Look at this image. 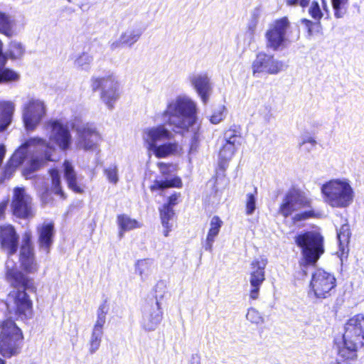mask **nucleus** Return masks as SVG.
<instances>
[{
    "instance_id": "46",
    "label": "nucleus",
    "mask_w": 364,
    "mask_h": 364,
    "mask_svg": "<svg viewBox=\"0 0 364 364\" xmlns=\"http://www.w3.org/2000/svg\"><path fill=\"white\" fill-rule=\"evenodd\" d=\"M92 57L87 53H82L75 60V65L82 70H88L92 63Z\"/></svg>"
},
{
    "instance_id": "8",
    "label": "nucleus",
    "mask_w": 364,
    "mask_h": 364,
    "mask_svg": "<svg viewBox=\"0 0 364 364\" xmlns=\"http://www.w3.org/2000/svg\"><path fill=\"white\" fill-rule=\"evenodd\" d=\"M290 22L287 17H282L272 22L265 33L266 47L273 51L282 50L286 48L288 40L287 30Z\"/></svg>"
},
{
    "instance_id": "40",
    "label": "nucleus",
    "mask_w": 364,
    "mask_h": 364,
    "mask_svg": "<svg viewBox=\"0 0 364 364\" xmlns=\"http://www.w3.org/2000/svg\"><path fill=\"white\" fill-rule=\"evenodd\" d=\"M236 149L237 147L230 144L225 143L219 152V158L222 166H223V163H226L232 159Z\"/></svg>"
},
{
    "instance_id": "50",
    "label": "nucleus",
    "mask_w": 364,
    "mask_h": 364,
    "mask_svg": "<svg viewBox=\"0 0 364 364\" xmlns=\"http://www.w3.org/2000/svg\"><path fill=\"white\" fill-rule=\"evenodd\" d=\"M225 110L224 106H220L217 110H215L210 117V122L212 124H217L220 123L225 118Z\"/></svg>"
},
{
    "instance_id": "31",
    "label": "nucleus",
    "mask_w": 364,
    "mask_h": 364,
    "mask_svg": "<svg viewBox=\"0 0 364 364\" xmlns=\"http://www.w3.org/2000/svg\"><path fill=\"white\" fill-rule=\"evenodd\" d=\"M117 223L120 228V231L119 233L120 238L123 237L124 231H129L141 227L137 220L131 218L129 216L125 214L119 215L117 216Z\"/></svg>"
},
{
    "instance_id": "60",
    "label": "nucleus",
    "mask_w": 364,
    "mask_h": 364,
    "mask_svg": "<svg viewBox=\"0 0 364 364\" xmlns=\"http://www.w3.org/2000/svg\"><path fill=\"white\" fill-rule=\"evenodd\" d=\"M190 364H200L199 358L198 356H193L190 361Z\"/></svg>"
},
{
    "instance_id": "27",
    "label": "nucleus",
    "mask_w": 364,
    "mask_h": 364,
    "mask_svg": "<svg viewBox=\"0 0 364 364\" xmlns=\"http://www.w3.org/2000/svg\"><path fill=\"white\" fill-rule=\"evenodd\" d=\"M167 141V142L154 146V149L151 151L156 157L165 158L178 152L179 145L178 142L173 141L172 139Z\"/></svg>"
},
{
    "instance_id": "6",
    "label": "nucleus",
    "mask_w": 364,
    "mask_h": 364,
    "mask_svg": "<svg viewBox=\"0 0 364 364\" xmlns=\"http://www.w3.org/2000/svg\"><path fill=\"white\" fill-rule=\"evenodd\" d=\"M323 237L316 232H307L295 237L296 245L301 248L304 259L300 266L304 274L309 264H314L323 252Z\"/></svg>"
},
{
    "instance_id": "14",
    "label": "nucleus",
    "mask_w": 364,
    "mask_h": 364,
    "mask_svg": "<svg viewBox=\"0 0 364 364\" xmlns=\"http://www.w3.org/2000/svg\"><path fill=\"white\" fill-rule=\"evenodd\" d=\"M267 260L264 258L255 259L250 263L249 269V282L250 284V297L258 299L261 286L265 280V268Z\"/></svg>"
},
{
    "instance_id": "58",
    "label": "nucleus",
    "mask_w": 364,
    "mask_h": 364,
    "mask_svg": "<svg viewBox=\"0 0 364 364\" xmlns=\"http://www.w3.org/2000/svg\"><path fill=\"white\" fill-rule=\"evenodd\" d=\"M321 1L322 8H323V11H326L327 14H328L329 9L328 6L327 0H321Z\"/></svg>"
},
{
    "instance_id": "22",
    "label": "nucleus",
    "mask_w": 364,
    "mask_h": 364,
    "mask_svg": "<svg viewBox=\"0 0 364 364\" xmlns=\"http://www.w3.org/2000/svg\"><path fill=\"white\" fill-rule=\"evenodd\" d=\"M188 80L201 101L206 104L213 92V85L208 74L205 73H193L188 77Z\"/></svg>"
},
{
    "instance_id": "17",
    "label": "nucleus",
    "mask_w": 364,
    "mask_h": 364,
    "mask_svg": "<svg viewBox=\"0 0 364 364\" xmlns=\"http://www.w3.org/2000/svg\"><path fill=\"white\" fill-rule=\"evenodd\" d=\"M50 130V141L55 143L62 151L68 150L71 144L72 136L67 124L60 120H53L48 123Z\"/></svg>"
},
{
    "instance_id": "7",
    "label": "nucleus",
    "mask_w": 364,
    "mask_h": 364,
    "mask_svg": "<svg viewBox=\"0 0 364 364\" xmlns=\"http://www.w3.org/2000/svg\"><path fill=\"white\" fill-rule=\"evenodd\" d=\"M91 86L94 91L100 90V99L109 109L114 108L119 98V83L117 77L110 73L103 77H93Z\"/></svg>"
},
{
    "instance_id": "24",
    "label": "nucleus",
    "mask_w": 364,
    "mask_h": 364,
    "mask_svg": "<svg viewBox=\"0 0 364 364\" xmlns=\"http://www.w3.org/2000/svg\"><path fill=\"white\" fill-rule=\"evenodd\" d=\"M38 233L40 247L48 253L53 244V237L54 235L53 224L52 223H43L38 227Z\"/></svg>"
},
{
    "instance_id": "20",
    "label": "nucleus",
    "mask_w": 364,
    "mask_h": 364,
    "mask_svg": "<svg viewBox=\"0 0 364 364\" xmlns=\"http://www.w3.org/2000/svg\"><path fill=\"white\" fill-rule=\"evenodd\" d=\"M173 137L172 132L164 125L146 128L142 134L143 140L150 151L154 149V146L159 145V143L171 140Z\"/></svg>"
},
{
    "instance_id": "19",
    "label": "nucleus",
    "mask_w": 364,
    "mask_h": 364,
    "mask_svg": "<svg viewBox=\"0 0 364 364\" xmlns=\"http://www.w3.org/2000/svg\"><path fill=\"white\" fill-rule=\"evenodd\" d=\"M77 146L86 151L94 150L101 140V136L93 124H83L77 129Z\"/></svg>"
},
{
    "instance_id": "1",
    "label": "nucleus",
    "mask_w": 364,
    "mask_h": 364,
    "mask_svg": "<svg viewBox=\"0 0 364 364\" xmlns=\"http://www.w3.org/2000/svg\"><path fill=\"white\" fill-rule=\"evenodd\" d=\"M197 104L190 97L178 95L167 102L166 109L157 115L176 132L191 133L192 141L190 153L196 151L199 124L197 118Z\"/></svg>"
},
{
    "instance_id": "48",
    "label": "nucleus",
    "mask_w": 364,
    "mask_h": 364,
    "mask_svg": "<svg viewBox=\"0 0 364 364\" xmlns=\"http://www.w3.org/2000/svg\"><path fill=\"white\" fill-rule=\"evenodd\" d=\"M246 318L252 323L259 324L263 322L262 316L260 315L259 312L254 308L248 309Z\"/></svg>"
},
{
    "instance_id": "62",
    "label": "nucleus",
    "mask_w": 364,
    "mask_h": 364,
    "mask_svg": "<svg viewBox=\"0 0 364 364\" xmlns=\"http://www.w3.org/2000/svg\"><path fill=\"white\" fill-rule=\"evenodd\" d=\"M6 208V205L4 203H0V217L2 216V215L4 213Z\"/></svg>"
},
{
    "instance_id": "15",
    "label": "nucleus",
    "mask_w": 364,
    "mask_h": 364,
    "mask_svg": "<svg viewBox=\"0 0 364 364\" xmlns=\"http://www.w3.org/2000/svg\"><path fill=\"white\" fill-rule=\"evenodd\" d=\"M31 237V232L26 231L22 236V242L20 247L19 261L22 268L28 273H35L38 269Z\"/></svg>"
},
{
    "instance_id": "51",
    "label": "nucleus",
    "mask_w": 364,
    "mask_h": 364,
    "mask_svg": "<svg viewBox=\"0 0 364 364\" xmlns=\"http://www.w3.org/2000/svg\"><path fill=\"white\" fill-rule=\"evenodd\" d=\"M315 213L314 210H306L304 211L302 213H296L293 217V221L294 223L306 220L310 218H313L314 216Z\"/></svg>"
},
{
    "instance_id": "45",
    "label": "nucleus",
    "mask_w": 364,
    "mask_h": 364,
    "mask_svg": "<svg viewBox=\"0 0 364 364\" xmlns=\"http://www.w3.org/2000/svg\"><path fill=\"white\" fill-rule=\"evenodd\" d=\"M19 80V75L9 68L0 69V83L15 82Z\"/></svg>"
},
{
    "instance_id": "54",
    "label": "nucleus",
    "mask_w": 364,
    "mask_h": 364,
    "mask_svg": "<svg viewBox=\"0 0 364 364\" xmlns=\"http://www.w3.org/2000/svg\"><path fill=\"white\" fill-rule=\"evenodd\" d=\"M310 144L311 147H314L316 144V140L311 136H307L303 138L302 141L299 143L300 146H304L306 144Z\"/></svg>"
},
{
    "instance_id": "13",
    "label": "nucleus",
    "mask_w": 364,
    "mask_h": 364,
    "mask_svg": "<svg viewBox=\"0 0 364 364\" xmlns=\"http://www.w3.org/2000/svg\"><path fill=\"white\" fill-rule=\"evenodd\" d=\"M46 114L44 102L38 99L31 98L25 104L23 109V121L27 131H33L41 123Z\"/></svg>"
},
{
    "instance_id": "64",
    "label": "nucleus",
    "mask_w": 364,
    "mask_h": 364,
    "mask_svg": "<svg viewBox=\"0 0 364 364\" xmlns=\"http://www.w3.org/2000/svg\"><path fill=\"white\" fill-rule=\"evenodd\" d=\"M0 364H5L4 361L0 358Z\"/></svg>"
},
{
    "instance_id": "57",
    "label": "nucleus",
    "mask_w": 364,
    "mask_h": 364,
    "mask_svg": "<svg viewBox=\"0 0 364 364\" xmlns=\"http://www.w3.org/2000/svg\"><path fill=\"white\" fill-rule=\"evenodd\" d=\"M301 23L303 24H304V26H306V28L308 29L311 27H313L314 26H318L320 23H318V24L316 23H314L313 21L309 20V19H306V18H304L301 20Z\"/></svg>"
},
{
    "instance_id": "41",
    "label": "nucleus",
    "mask_w": 364,
    "mask_h": 364,
    "mask_svg": "<svg viewBox=\"0 0 364 364\" xmlns=\"http://www.w3.org/2000/svg\"><path fill=\"white\" fill-rule=\"evenodd\" d=\"M104 175L107 180L114 185L119 181L118 166L116 164H112L103 169Z\"/></svg>"
},
{
    "instance_id": "4",
    "label": "nucleus",
    "mask_w": 364,
    "mask_h": 364,
    "mask_svg": "<svg viewBox=\"0 0 364 364\" xmlns=\"http://www.w3.org/2000/svg\"><path fill=\"white\" fill-rule=\"evenodd\" d=\"M323 202L332 208H344L353 200V190L346 179H332L321 188Z\"/></svg>"
},
{
    "instance_id": "11",
    "label": "nucleus",
    "mask_w": 364,
    "mask_h": 364,
    "mask_svg": "<svg viewBox=\"0 0 364 364\" xmlns=\"http://www.w3.org/2000/svg\"><path fill=\"white\" fill-rule=\"evenodd\" d=\"M287 65L282 60L274 58L273 55L264 51L258 53L252 63V75L259 77V74L277 75L287 68Z\"/></svg>"
},
{
    "instance_id": "3",
    "label": "nucleus",
    "mask_w": 364,
    "mask_h": 364,
    "mask_svg": "<svg viewBox=\"0 0 364 364\" xmlns=\"http://www.w3.org/2000/svg\"><path fill=\"white\" fill-rule=\"evenodd\" d=\"M7 281L15 289L7 296L5 304L11 314L21 318H26L31 314L32 301L28 298L26 289L31 287L30 282L16 267L13 261L6 263Z\"/></svg>"
},
{
    "instance_id": "63",
    "label": "nucleus",
    "mask_w": 364,
    "mask_h": 364,
    "mask_svg": "<svg viewBox=\"0 0 364 364\" xmlns=\"http://www.w3.org/2000/svg\"><path fill=\"white\" fill-rule=\"evenodd\" d=\"M307 31L309 36H311L314 34L313 27L308 28Z\"/></svg>"
},
{
    "instance_id": "55",
    "label": "nucleus",
    "mask_w": 364,
    "mask_h": 364,
    "mask_svg": "<svg viewBox=\"0 0 364 364\" xmlns=\"http://www.w3.org/2000/svg\"><path fill=\"white\" fill-rule=\"evenodd\" d=\"M124 46V43H122V41H121V36H119L117 40L113 41L110 44V49L112 50H114L118 49Z\"/></svg>"
},
{
    "instance_id": "23",
    "label": "nucleus",
    "mask_w": 364,
    "mask_h": 364,
    "mask_svg": "<svg viewBox=\"0 0 364 364\" xmlns=\"http://www.w3.org/2000/svg\"><path fill=\"white\" fill-rule=\"evenodd\" d=\"M0 243L1 248L9 255L16 252L18 246V236L13 226H0Z\"/></svg>"
},
{
    "instance_id": "56",
    "label": "nucleus",
    "mask_w": 364,
    "mask_h": 364,
    "mask_svg": "<svg viewBox=\"0 0 364 364\" xmlns=\"http://www.w3.org/2000/svg\"><path fill=\"white\" fill-rule=\"evenodd\" d=\"M178 197H179V195H178L176 193L171 195L168 198V203H166L165 205H170V206L173 208V206L177 203Z\"/></svg>"
},
{
    "instance_id": "30",
    "label": "nucleus",
    "mask_w": 364,
    "mask_h": 364,
    "mask_svg": "<svg viewBox=\"0 0 364 364\" xmlns=\"http://www.w3.org/2000/svg\"><path fill=\"white\" fill-rule=\"evenodd\" d=\"M15 21L10 16L0 12V33L7 37L16 35Z\"/></svg>"
},
{
    "instance_id": "9",
    "label": "nucleus",
    "mask_w": 364,
    "mask_h": 364,
    "mask_svg": "<svg viewBox=\"0 0 364 364\" xmlns=\"http://www.w3.org/2000/svg\"><path fill=\"white\" fill-rule=\"evenodd\" d=\"M345 345L349 349L364 346V315L359 314L350 318L345 325L343 335Z\"/></svg>"
},
{
    "instance_id": "28",
    "label": "nucleus",
    "mask_w": 364,
    "mask_h": 364,
    "mask_svg": "<svg viewBox=\"0 0 364 364\" xmlns=\"http://www.w3.org/2000/svg\"><path fill=\"white\" fill-rule=\"evenodd\" d=\"M63 169L64 176L68 187L75 193H82L83 189L77 184V178L74 167L68 161H65Z\"/></svg>"
},
{
    "instance_id": "2",
    "label": "nucleus",
    "mask_w": 364,
    "mask_h": 364,
    "mask_svg": "<svg viewBox=\"0 0 364 364\" xmlns=\"http://www.w3.org/2000/svg\"><path fill=\"white\" fill-rule=\"evenodd\" d=\"M55 151V148L45 140L31 138L15 151L9 161V166L16 168L28 159L23 174L27 178H31V175L47 161L56 160Z\"/></svg>"
},
{
    "instance_id": "59",
    "label": "nucleus",
    "mask_w": 364,
    "mask_h": 364,
    "mask_svg": "<svg viewBox=\"0 0 364 364\" xmlns=\"http://www.w3.org/2000/svg\"><path fill=\"white\" fill-rule=\"evenodd\" d=\"M310 0H299L298 4L301 7H306L309 4Z\"/></svg>"
},
{
    "instance_id": "18",
    "label": "nucleus",
    "mask_w": 364,
    "mask_h": 364,
    "mask_svg": "<svg viewBox=\"0 0 364 364\" xmlns=\"http://www.w3.org/2000/svg\"><path fill=\"white\" fill-rule=\"evenodd\" d=\"M163 318V311L157 299L148 303L143 307L141 328L147 332L155 331Z\"/></svg>"
},
{
    "instance_id": "37",
    "label": "nucleus",
    "mask_w": 364,
    "mask_h": 364,
    "mask_svg": "<svg viewBox=\"0 0 364 364\" xmlns=\"http://www.w3.org/2000/svg\"><path fill=\"white\" fill-rule=\"evenodd\" d=\"M224 138L225 139V143L230 144L237 148L241 144L242 136L240 130L236 126L227 130L225 132Z\"/></svg>"
},
{
    "instance_id": "16",
    "label": "nucleus",
    "mask_w": 364,
    "mask_h": 364,
    "mask_svg": "<svg viewBox=\"0 0 364 364\" xmlns=\"http://www.w3.org/2000/svg\"><path fill=\"white\" fill-rule=\"evenodd\" d=\"M11 208L14 214L21 218H28L33 215L32 198L23 188L14 189Z\"/></svg>"
},
{
    "instance_id": "34",
    "label": "nucleus",
    "mask_w": 364,
    "mask_h": 364,
    "mask_svg": "<svg viewBox=\"0 0 364 364\" xmlns=\"http://www.w3.org/2000/svg\"><path fill=\"white\" fill-rule=\"evenodd\" d=\"M350 235V228L348 224H343L337 230V237L339 243V250L341 252V257L344 255L346 249L348 248Z\"/></svg>"
},
{
    "instance_id": "44",
    "label": "nucleus",
    "mask_w": 364,
    "mask_h": 364,
    "mask_svg": "<svg viewBox=\"0 0 364 364\" xmlns=\"http://www.w3.org/2000/svg\"><path fill=\"white\" fill-rule=\"evenodd\" d=\"M257 195V188H254V193H247L246 195V201H245V212L248 215H251L253 214L254 211L256 209V198Z\"/></svg>"
},
{
    "instance_id": "39",
    "label": "nucleus",
    "mask_w": 364,
    "mask_h": 364,
    "mask_svg": "<svg viewBox=\"0 0 364 364\" xmlns=\"http://www.w3.org/2000/svg\"><path fill=\"white\" fill-rule=\"evenodd\" d=\"M109 311V305L105 301L102 303L97 310V318L93 327L100 328L104 329V326L106 322V316Z\"/></svg>"
},
{
    "instance_id": "29",
    "label": "nucleus",
    "mask_w": 364,
    "mask_h": 364,
    "mask_svg": "<svg viewBox=\"0 0 364 364\" xmlns=\"http://www.w3.org/2000/svg\"><path fill=\"white\" fill-rule=\"evenodd\" d=\"M143 31L139 27H129L120 35L121 41L124 46L132 47L141 38Z\"/></svg>"
},
{
    "instance_id": "52",
    "label": "nucleus",
    "mask_w": 364,
    "mask_h": 364,
    "mask_svg": "<svg viewBox=\"0 0 364 364\" xmlns=\"http://www.w3.org/2000/svg\"><path fill=\"white\" fill-rule=\"evenodd\" d=\"M255 31L249 30L245 31L244 41L246 45L250 46L255 41Z\"/></svg>"
},
{
    "instance_id": "35",
    "label": "nucleus",
    "mask_w": 364,
    "mask_h": 364,
    "mask_svg": "<svg viewBox=\"0 0 364 364\" xmlns=\"http://www.w3.org/2000/svg\"><path fill=\"white\" fill-rule=\"evenodd\" d=\"M25 53V47L17 41H12L9 44L7 50L6 51V59L12 60L21 59Z\"/></svg>"
},
{
    "instance_id": "5",
    "label": "nucleus",
    "mask_w": 364,
    "mask_h": 364,
    "mask_svg": "<svg viewBox=\"0 0 364 364\" xmlns=\"http://www.w3.org/2000/svg\"><path fill=\"white\" fill-rule=\"evenodd\" d=\"M23 345V333L14 321L7 319L0 322V353L11 358L20 353Z\"/></svg>"
},
{
    "instance_id": "25",
    "label": "nucleus",
    "mask_w": 364,
    "mask_h": 364,
    "mask_svg": "<svg viewBox=\"0 0 364 364\" xmlns=\"http://www.w3.org/2000/svg\"><path fill=\"white\" fill-rule=\"evenodd\" d=\"M223 222L218 216H213L210 221V228L206 236V239L203 244L205 250L212 252L213 245L217 236L218 235Z\"/></svg>"
},
{
    "instance_id": "49",
    "label": "nucleus",
    "mask_w": 364,
    "mask_h": 364,
    "mask_svg": "<svg viewBox=\"0 0 364 364\" xmlns=\"http://www.w3.org/2000/svg\"><path fill=\"white\" fill-rule=\"evenodd\" d=\"M309 14L316 21H319L323 17V13L317 1H312L309 9Z\"/></svg>"
},
{
    "instance_id": "21",
    "label": "nucleus",
    "mask_w": 364,
    "mask_h": 364,
    "mask_svg": "<svg viewBox=\"0 0 364 364\" xmlns=\"http://www.w3.org/2000/svg\"><path fill=\"white\" fill-rule=\"evenodd\" d=\"M158 166L164 178L161 180H156L154 181V185L151 187L152 191L172 187H181L182 182L181 178L173 174L176 170L174 165L160 162L158 164Z\"/></svg>"
},
{
    "instance_id": "32",
    "label": "nucleus",
    "mask_w": 364,
    "mask_h": 364,
    "mask_svg": "<svg viewBox=\"0 0 364 364\" xmlns=\"http://www.w3.org/2000/svg\"><path fill=\"white\" fill-rule=\"evenodd\" d=\"M174 215L173 208L170 205H164L160 209V216L163 227L166 229L164 232V236L168 235V232L171 230L172 224L170 220H172Z\"/></svg>"
},
{
    "instance_id": "33",
    "label": "nucleus",
    "mask_w": 364,
    "mask_h": 364,
    "mask_svg": "<svg viewBox=\"0 0 364 364\" xmlns=\"http://www.w3.org/2000/svg\"><path fill=\"white\" fill-rule=\"evenodd\" d=\"M154 262L151 259H145L138 260L135 264L136 273L141 277V279L144 281L152 272Z\"/></svg>"
},
{
    "instance_id": "61",
    "label": "nucleus",
    "mask_w": 364,
    "mask_h": 364,
    "mask_svg": "<svg viewBox=\"0 0 364 364\" xmlns=\"http://www.w3.org/2000/svg\"><path fill=\"white\" fill-rule=\"evenodd\" d=\"M299 0H286V3L288 6H296Z\"/></svg>"
},
{
    "instance_id": "26",
    "label": "nucleus",
    "mask_w": 364,
    "mask_h": 364,
    "mask_svg": "<svg viewBox=\"0 0 364 364\" xmlns=\"http://www.w3.org/2000/svg\"><path fill=\"white\" fill-rule=\"evenodd\" d=\"M15 109L11 102H0V132L5 131L11 122Z\"/></svg>"
},
{
    "instance_id": "42",
    "label": "nucleus",
    "mask_w": 364,
    "mask_h": 364,
    "mask_svg": "<svg viewBox=\"0 0 364 364\" xmlns=\"http://www.w3.org/2000/svg\"><path fill=\"white\" fill-rule=\"evenodd\" d=\"M348 0H331V4L334 11V16L336 18H343L347 13L346 4Z\"/></svg>"
},
{
    "instance_id": "43",
    "label": "nucleus",
    "mask_w": 364,
    "mask_h": 364,
    "mask_svg": "<svg viewBox=\"0 0 364 364\" xmlns=\"http://www.w3.org/2000/svg\"><path fill=\"white\" fill-rule=\"evenodd\" d=\"M359 348L349 349L347 345L343 343V347L338 350V355L346 361L344 364H348V360H353L357 358V350Z\"/></svg>"
},
{
    "instance_id": "47",
    "label": "nucleus",
    "mask_w": 364,
    "mask_h": 364,
    "mask_svg": "<svg viewBox=\"0 0 364 364\" xmlns=\"http://www.w3.org/2000/svg\"><path fill=\"white\" fill-rule=\"evenodd\" d=\"M260 16L261 11L259 8H255L251 11L247 25V30L256 31Z\"/></svg>"
},
{
    "instance_id": "12",
    "label": "nucleus",
    "mask_w": 364,
    "mask_h": 364,
    "mask_svg": "<svg viewBox=\"0 0 364 364\" xmlns=\"http://www.w3.org/2000/svg\"><path fill=\"white\" fill-rule=\"evenodd\" d=\"M311 199L297 189L289 190L284 196L279 208V213L284 218L304 208L311 207Z\"/></svg>"
},
{
    "instance_id": "38",
    "label": "nucleus",
    "mask_w": 364,
    "mask_h": 364,
    "mask_svg": "<svg viewBox=\"0 0 364 364\" xmlns=\"http://www.w3.org/2000/svg\"><path fill=\"white\" fill-rule=\"evenodd\" d=\"M49 173L51 177L52 192L55 195L60 196V198H65V196L61 188L60 176L58 171L56 169H51Z\"/></svg>"
},
{
    "instance_id": "10",
    "label": "nucleus",
    "mask_w": 364,
    "mask_h": 364,
    "mask_svg": "<svg viewBox=\"0 0 364 364\" xmlns=\"http://www.w3.org/2000/svg\"><path fill=\"white\" fill-rule=\"evenodd\" d=\"M336 281L333 274L323 269H317L312 273L310 292H313L317 299H326L333 293Z\"/></svg>"
},
{
    "instance_id": "36",
    "label": "nucleus",
    "mask_w": 364,
    "mask_h": 364,
    "mask_svg": "<svg viewBox=\"0 0 364 364\" xmlns=\"http://www.w3.org/2000/svg\"><path fill=\"white\" fill-rule=\"evenodd\" d=\"M104 329L100 328L93 327L92 334L90 339V348L89 351L91 354L95 353L101 345Z\"/></svg>"
},
{
    "instance_id": "53",
    "label": "nucleus",
    "mask_w": 364,
    "mask_h": 364,
    "mask_svg": "<svg viewBox=\"0 0 364 364\" xmlns=\"http://www.w3.org/2000/svg\"><path fill=\"white\" fill-rule=\"evenodd\" d=\"M6 63V52H3V43L0 39V69H4L3 67Z\"/></svg>"
}]
</instances>
